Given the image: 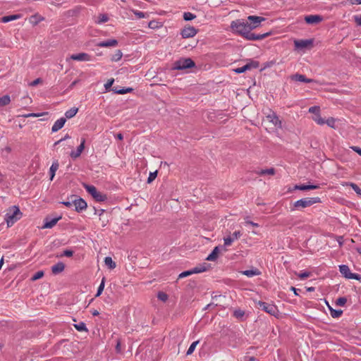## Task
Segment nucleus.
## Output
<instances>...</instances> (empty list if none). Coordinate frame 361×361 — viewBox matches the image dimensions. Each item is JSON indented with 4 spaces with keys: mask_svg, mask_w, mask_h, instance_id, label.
<instances>
[{
    "mask_svg": "<svg viewBox=\"0 0 361 361\" xmlns=\"http://www.w3.org/2000/svg\"><path fill=\"white\" fill-rule=\"evenodd\" d=\"M230 27L233 32L243 36L247 40H259L271 35L270 32L262 35L252 33L250 32V25L241 20L232 21Z\"/></svg>",
    "mask_w": 361,
    "mask_h": 361,
    "instance_id": "nucleus-1",
    "label": "nucleus"
},
{
    "mask_svg": "<svg viewBox=\"0 0 361 361\" xmlns=\"http://www.w3.org/2000/svg\"><path fill=\"white\" fill-rule=\"evenodd\" d=\"M23 216L18 206H12L7 210V213L5 215V221L6 222L7 227L12 226L15 222L19 220Z\"/></svg>",
    "mask_w": 361,
    "mask_h": 361,
    "instance_id": "nucleus-2",
    "label": "nucleus"
},
{
    "mask_svg": "<svg viewBox=\"0 0 361 361\" xmlns=\"http://www.w3.org/2000/svg\"><path fill=\"white\" fill-rule=\"evenodd\" d=\"M268 126L272 131H277L283 128V121L274 111H269L266 116Z\"/></svg>",
    "mask_w": 361,
    "mask_h": 361,
    "instance_id": "nucleus-3",
    "label": "nucleus"
},
{
    "mask_svg": "<svg viewBox=\"0 0 361 361\" xmlns=\"http://www.w3.org/2000/svg\"><path fill=\"white\" fill-rule=\"evenodd\" d=\"M294 47L296 51H305V50L311 49L313 47L314 39H295Z\"/></svg>",
    "mask_w": 361,
    "mask_h": 361,
    "instance_id": "nucleus-4",
    "label": "nucleus"
},
{
    "mask_svg": "<svg viewBox=\"0 0 361 361\" xmlns=\"http://www.w3.org/2000/svg\"><path fill=\"white\" fill-rule=\"evenodd\" d=\"M195 66V62L190 58H181L173 63V70H184Z\"/></svg>",
    "mask_w": 361,
    "mask_h": 361,
    "instance_id": "nucleus-5",
    "label": "nucleus"
},
{
    "mask_svg": "<svg viewBox=\"0 0 361 361\" xmlns=\"http://www.w3.org/2000/svg\"><path fill=\"white\" fill-rule=\"evenodd\" d=\"M82 185L95 200L98 202H104L107 199L106 195L97 191V188L94 185H87L86 183H83Z\"/></svg>",
    "mask_w": 361,
    "mask_h": 361,
    "instance_id": "nucleus-6",
    "label": "nucleus"
},
{
    "mask_svg": "<svg viewBox=\"0 0 361 361\" xmlns=\"http://www.w3.org/2000/svg\"><path fill=\"white\" fill-rule=\"evenodd\" d=\"M258 305L262 308L267 313L274 316L276 318L281 317V313L278 307L273 304H268L264 302L259 301Z\"/></svg>",
    "mask_w": 361,
    "mask_h": 361,
    "instance_id": "nucleus-7",
    "label": "nucleus"
},
{
    "mask_svg": "<svg viewBox=\"0 0 361 361\" xmlns=\"http://www.w3.org/2000/svg\"><path fill=\"white\" fill-rule=\"evenodd\" d=\"M320 202L319 197L305 198L295 202L294 207L295 208H306Z\"/></svg>",
    "mask_w": 361,
    "mask_h": 361,
    "instance_id": "nucleus-8",
    "label": "nucleus"
},
{
    "mask_svg": "<svg viewBox=\"0 0 361 361\" xmlns=\"http://www.w3.org/2000/svg\"><path fill=\"white\" fill-rule=\"evenodd\" d=\"M340 273L348 279H355L357 281L361 280V276L352 273L347 265H340Z\"/></svg>",
    "mask_w": 361,
    "mask_h": 361,
    "instance_id": "nucleus-9",
    "label": "nucleus"
},
{
    "mask_svg": "<svg viewBox=\"0 0 361 361\" xmlns=\"http://www.w3.org/2000/svg\"><path fill=\"white\" fill-rule=\"evenodd\" d=\"M197 29L192 26H187L183 27L180 32L183 39L192 38L197 34Z\"/></svg>",
    "mask_w": 361,
    "mask_h": 361,
    "instance_id": "nucleus-10",
    "label": "nucleus"
},
{
    "mask_svg": "<svg viewBox=\"0 0 361 361\" xmlns=\"http://www.w3.org/2000/svg\"><path fill=\"white\" fill-rule=\"evenodd\" d=\"M259 62L257 61H250L249 63L240 68H237L233 70L236 73H243L252 68H257L259 66Z\"/></svg>",
    "mask_w": 361,
    "mask_h": 361,
    "instance_id": "nucleus-11",
    "label": "nucleus"
},
{
    "mask_svg": "<svg viewBox=\"0 0 361 361\" xmlns=\"http://www.w3.org/2000/svg\"><path fill=\"white\" fill-rule=\"evenodd\" d=\"M247 19L252 23V24L250 25V30L257 27L262 22L265 20L264 18L256 16H250L247 17Z\"/></svg>",
    "mask_w": 361,
    "mask_h": 361,
    "instance_id": "nucleus-12",
    "label": "nucleus"
},
{
    "mask_svg": "<svg viewBox=\"0 0 361 361\" xmlns=\"http://www.w3.org/2000/svg\"><path fill=\"white\" fill-rule=\"evenodd\" d=\"M85 139L82 138L81 140L80 145L77 147V149L75 151L73 150L70 152V157L73 159H76L81 155L82 152H83V150L85 149Z\"/></svg>",
    "mask_w": 361,
    "mask_h": 361,
    "instance_id": "nucleus-13",
    "label": "nucleus"
},
{
    "mask_svg": "<svg viewBox=\"0 0 361 361\" xmlns=\"http://www.w3.org/2000/svg\"><path fill=\"white\" fill-rule=\"evenodd\" d=\"M69 59H72L74 61H90L91 59H90V56L89 54L82 52V53H79L77 54L71 55L69 59H66V61H68Z\"/></svg>",
    "mask_w": 361,
    "mask_h": 361,
    "instance_id": "nucleus-14",
    "label": "nucleus"
},
{
    "mask_svg": "<svg viewBox=\"0 0 361 361\" xmlns=\"http://www.w3.org/2000/svg\"><path fill=\"white\" fill-rule=\"evenodd\" d=\"M322 20H323L322 17L319 15H310V16H307L305 17V21L307 24H311V25L318 24L320 22H322Z\"/></svg>",
    "mask_w": 361,
    "mask_h": 361,
    "instance_id": "nucleus-15",
    "label": "nucleus"
},
{
    "mask_svg": "<svg viewBox=\"0 0 361 361\" xmlns=\"http://www.w3.org/2000/svg\"><path fill=\"white\" fill-rule=\"evenodd\" d=\"M241 235V233L239 231H235L233 235H228L224 238V243L225 246H229L231 243Z\"/></svg>",
    "mask_w": 361,
    "mask_h": 361,
    "instance_id": "nucleus-16",
    "label": "nucleus"
},
{
    "mask_svg": "<svg viewBox=\"0 0 361 361\" xmlns=\"http://www.w3.org/2000/svg\"><path fill=\"white\" fill-rule=\"evenodd\" d=\"M61 219V216H59L56 218H54V219H45V222H44V224L42 226V228L45 229V228H51L52 227H54L56 223Z\"/></svg>",
    "mask_w": 361,
    "mask_h": 361,
    "instance_id": "nucleus-17",
    "label": "nucleus"
},
{
    "mask_svg": "<svg viewBox=\"0 0 361 361\" xmlns=\"http://www.w3.org/2000/svg\"><path fill=\"white\" fill-rule=\"evenodd\" d=\"M290 79L292 80L298 81V82H302L306 83H310L312 82L314 80L312 79L307 78L305 75L302 74H294L290 76Z\"/></svg>",
    "mask_w": 361,
    "mask_h": 361,
    "instance_id": "nucleus-18",
    "label": "nucleus"
},
{
    "mask_svg": "<svg viewBox=\"0 0 361 361\" xmlns=\"http://www.w3.org/2000/svg\"><path fill=\"white\" fill-rule=\"evenodd\" d=\"M45 20L44 17L39 15V13H35L30 16V23L33 25L36 26L39 23L44 21Z\"/></svg>",
    "mask_w": 361,
    "mask_h": 361,
    "instance_id": "nucleus-19",
    "label": "nucleus"
},
{
    "mask_svg": "<svg viewBox=\"0 0 361 361\" xmlns=\"http://www.w3.org/2000/svg\"><path fill=\"white\" fill-rule=\"evenodd\" d=\"M66 121V119L65 118H61L58 119L54 123V125H53V126L51 128L52 133L57 132L58 130L61 129L63 127Z\"/></svg>",
    "mask_w": 361,
    "mask_h": 361,
    "instance_id": "nucleus-20",
    "label": "nucleus"
},
{
    "mask_svg": "<svg viewBox=\"0 0 361 361\" xmlns=\"http://www.w3.org/2000/svg\"><path fill=\"white\" fill-rule=\"evenodd\" d=\"M77 212H80L87 207V203L82 199H78L73 201Z\"/></svg>",
    "mask_w": 361,
    "mask_h": 361,
    "instance_id": "nucleus-21",
    "label": "nucleus"
},
{
    "mask_svg": "<svg viewBox=\"0 0 361 361\" xmlns=\"http://www.w3.org/2000/svg\"><path fill=\"white\" fill-rule=\"evenodd\" d=\"M64 269L65 264L63 262H59L51 267V271L54 274H58L63 272Z\"/></svg>",
    "mask_w": 361,
    "mask_h": 361,
    "instance_id": "nucleus-22",
    "label": "nucleus"
},
{
    "mask_svg": "<svg viewBox=\"0 0 361 361\" xmlns=\"http://www.w3.org/2000/svg\"><path fill=\"white\" fill-rule=\"evenodd\" d=\"M219 247L218 246H216L212 252L207 256L206 259L207 261L214 262L216 261L219 257Z\"/></svg>",
    "mask_w": 361,
    "mask_h": 361,
    "instance_id": "nucleus-23",
    "label": "nucleus"
},
{
    "mask_svg": "<svg viewBox=\"0 0 361 361\" xmlns=\"http://www.w3.org/2000/svg\"><path fill=\"white\" fill-rule=\"evenodd\" d=\"M118 44V41L115 39H108L104 42H101L97 44L98 47H115Z\"/></svg>",
    "mask_w": 361,
    "mask_h": 361,
    "instance_id": "nucleus-24",
    "label": "nucleus"
},
{
    "mask_svg": "<svg viewBox=\"0 0 361 361\" xmlns=\"http://www.w3.org/2000/svg\"><path fill=\"white\" fill-rule=\"evenodd\" d=\"M317 188H319V186L317 185H295L294 186L295 190H314Z\"/></svg>",
    "mask_w": 361,
    "mask_h": 361,
    "instance_id": "nucleus-25",
    "label": "nucleus"
},
{
    "mask_svg": "<svg viewBox=\"0 0 361 361\" xmlns=\"http://www.w3.org/2000/svg\"><path fill=\"white\" fill-rule=\"evenodd\" d=\"M209 266L206 264H201L198 267H196L193 269H192V271L194 274H199V273H202V272H204L206 271H207L209 269Z\"/></svg>",
    "mask_w": 361,
    "mask_h": 361,
    "instance_id": "nucleus-26",
    "label": "nucleus"
},
{
    "mask_svg": "<svg viewBox=\"0 0 361 361\" xmlns=\"http://www.w3.org/2000/svg\"><path fill=\"white\" fill-rule=\"evenodd\" d=\"M148 27L152 30H157L163 27V23L157 20H151L148 23Z\"/></svg>",
    "mask_w": 361,
    "mask_h": 361,
    "instance_id": "nucleus-27",
    "label": "nucleus"
},
{
    "mask_svg": "<svg viewBox=\"0 0 361 361\" xmlns=\"http://www.w3.org/2000/svg\"><path fill=\"white\" fill-rule=\"evenodd\" d=\"M78 108H77V107L71 108V109L66 111V113H65L66 118H71L74 117L76 115V114L78 113Z\"/></svg>",
    "mask_w": 361,
    "mask_h": 361,
    "instance_id": "nucleus-28",
    "label": "nucleus"
},
{
    "mask_svg": "<svg viewBox=\"0 0 361 361\" xmlns=\"http://www.w3.org/2000/svg\"><path fill=\"white\" fill-rule=\"evenodd\" d=\"M59 168V164L57 161H54L51 167H50V169H49V171H50V180H52L54 176H55V173L56 171H57Z\"/></svg>",
    "mask_w": 361,
    "mask_h": 361,
    "instance_id": "nucleus-29",
    "label": "nucleus"
},
{
    "mask_svg": "<svg viewBox=\"0 0 361 361\" xmlns=\"http://www.w3.org/2000/svg\"><path fill=\"white\" fill-rule=\"evenodd\" d=\"M104 263L111 269L116 268V263L113 261L111 257H106L104 259Z\"/></svg>",
    "mask_w": 361,
    "mask_h": 361,
    "instance_id": "nucleus-30",
    "label": "nucleus"
},
{
    "mask_svg": "<svg viewBox=\"0 0 361 361\" xmlns=\"http://www.w3.org/2000/svg\"><path fill=\"white\" fill-rule=\"evenodd\" d=\"M74 327L77 329V331H85V332H87L88 331V329L86 327V325L84 322H81L78 324H73Z\"/></svg>",
    "mask_w": 361,
    "mask_h": 361,
    "instance_id": "nucleus-31",
    "label": "nucleus"
},
{
    "mask_svg": "<svg viewBox=\"0 0 361 361\" xmlns=\"http://www.w3.org/2000/svg\"><path fill=\"white\" fill-rule=\"evenodd\" d=\"M20 18V15H11V16H4L1 18V20H2L3 23H8V22H10L11 20H17V19H18Z\"/></svg>",
    "mask_w": 361,
    "mask_h": 361,
    "instance_id": "nucleus-32",
    "label": "nucleus"
},
{
    "mask_svg": "<svg viewBox=\"0 0 361 361\" xmlns=\"http://www.w3.org/2000/svg\"><path fill=\"white\" fill-rule=\"evenodd\" d=\"M11 102V98L8 95H4L0 97V106H4L9 104Z\"/></svg>",
    "mask_w": 361,
    "mask_h": 361,
    "instance_id": "nucleus-33",
    "label": "nucleus"
},
{
    "mask_svg": "<svg viewBox=\"0 0 361 361\" xmlns=\"http://www.w3.org/2000/svg\"><path fill=\"white\" fill-rule=\"evenodd\" d=\"M123 53L121 50H117L116 53L111 56L112 61H118L121 59Z\"/></svg>",
    "mask_w": 361,
    "mask_h": 361,
    "instance_id": "nucleus-34",
    "label": "nucleus"
},
{
    "mask_svg": "<svg viewBox=\"0 0 361 361\" xmlns=\"http://www.w3.org/2000/svg\"><path fill=\"white\" fill-rule=\"evenodd\" d=\"M233 314L237 319H243L245 315V312L242 310L238 309L233 312Z\"/></svg>",
    "mask_w": 361,
    "mask_h": 361,
    "instance_id": "nucleus-35",
    "label": "nucleus"
},
{
    "mask_svg": "<svg viewBox=\"0 0 361 361\" xmlns=\"http://www.w3.org/2000/svg\"><path fill=\"white\" fill-rule=\"evenodd\" d=\"M196 18V16L190 12L183 13V19L186 21L192 20Z\"/></svg>",
    "mask_w": 361,
    "mask_h": 361,
    "instance_id": "nucleus-36",
    "label": "nucleus"
},
{
    "mask_svg": "<svg viewBox=\"0 0 361 361\" xmlns=\"http://www.w3.org/2000/svg\"><path fill=\"white\" fill-rule=\"evenodd\" d=\"M198 343H199V341H196L193 342L189 347V348L186 353V355H191L194 352V350Z\"/></svg>",
    "mask_w": 361,
    "mask_h": 361,
    "instance_id": "nucleus-37",
    "label": "nucleus"
},
{
    "mask_svg": "<svg viewBox=\"0 0 361 361\" xmlns=\"http://www.w3.org/2000/svg\"><path fill=\"white\" fill-rule=\"evenodd\" d=\"M109 20V17L107 16L106 14H100L99 16H98V20L97 21V23L100 24V23H106Z\"/></svg>",
    "mask_w": 361,
    "mask_h": 361,
    "instance_id": "nucleus-38",
    "label": "nucleus"
},
{
    "mask_svg": "<svg viewBox=\"0 0 361 361\" xmlns=\"http://www.w3.org/2000/svg\"><path fill=\"white\" fill-rule=\"evenodd\" d=\"M104 285H105V278H103L102 279L101 283L98 288V290H97V292L96 294V297H99L102 294V293L104 290Z\"/></svg>",
    "mask_w": 361,
    "mask_h": 361,
    "instance_id": "nucleus-39",
    "label": "nucleus"
},
{
    "mask_svg": "<svg viewBox=\"0 0 361 361\" xmlns=\"http://www.w3.org/2000/svg\"><path fill=\"white\" fill-rule=\"evenodd\" d=\"M325 303L326 304V305L328 306L329 310L331 311V316L334 317V318H337L338 317V310H334L329 305V302L325 300Z\"/></svg>",
    "mask_w": 361,
    "mask_h": 361,
    "instance_id": "nucleus-40",
    "label": "nucleus"
},
{
    "mask_svg": "<svg viewBox=\"0 0 361 361\" xmlns=\"http://www.w3.org/2000/svg\"><path fill=\"white\" fill-rule=\"evenodd\" d=\"M313 120L319 125H324L325 123V121L321 117L320 113L317 114L313 118Z\"/></svg>",
    "mask_w": 361,
    "mask_h": 361,
    "instance_id": "nucleus-41",
    "label": "nucleus"
},
{
    "mask_svg": "<svg viewBox=\"0 0 361 361\" xmlns=\"http://www.w3.org/2000/svg\"><path fill=\"white\" fill-rule=\"evenodd\" d=\"M157 298L161 301L166 302L168 300V295L164 292L159 291L157 293Z\"/></svg>",
    "mask_w": 361,
    "mask_h": 361,
    "instance_id": "nucleus-42",
    "label": "nucleus"
},
{
    "mask_svg": "<svg viewBox=\"0 0 361 361\" xmlns=\"http://www.w3.org/2000/svg\"><path fill=\"white\" fill-rule=\"evenodd\" d=\"M336 121L334 118H329L326 121H325V123L333 128H336Z\"/></svg>",
    "mask_w": 361,
    "mask_h": 361,
    "instance_id": "nucleus-43",
    "label": "nucleus"
},
{
    "mask_svg": "<svg viewBox=\"0 0 361 361\" xmlns=\"http://www.w3.org/2000/svg\"><path fill=\"white\" fill-rule=\"evenodd\" d=\"M44 276V271H39L37 272H36L33 276L31 278V281H35L37 279H39L41 278H42Z\"/></svg>",
    "mask_w": 361,
    "mask_h": 361,
    "instance_id": "nucleus-44",
    "label": "nucleus"
},
{
    "mask_svg": "<svg viewBox=\"0 0 361 361\" xmlns=\"http://www.w3.org/2000/svg\"><path fill=\"white\" fill-rule=\"evenodd\" d=\"M243 274L247 276H252L255 275H258L259 273L256 270H245L243 271Z\"/></svg>",
    "mask_w": 361,
    "mask_h": 361,
    "instance_id": "nucleus-45",
    "label": "nucleus"
},
{
    "mask_svg": "<svg viewBox=\"0 0 361 361\" xmlns=\"http://www.w3.org/2000/svg\"><path fill=\"white\" fill-rule=\"evenodd\" d=\"M157 176V171L151 172L147 178V183H152L156 178Z\"/></svg>",
    "mask_w": 361,
    "mask_h": 361,
    "instance_id": "nucleus-46",
    "label": "nucleus"
},
{
    "mask_svg": "<svg viewBox=\"0 0 361 361\" xmlns=\"http://www.w3.org/2000/svg\"><path fill=\"white\" fill-rule=\"evenodd\" d=\"M274 173H275L274 169L271 168V169H269L261 171L259 172V174L260 175H264V174L274 175Z\"/></svg>",
    "mask_w": 361,
    "mask_h": 361,
    "instance_id": "nucleus-47",
    "label": "nucleus"
},
{
    "mask_svg": "<svg viewBox=\"0 0 361 361\" xmlns=\"http://www.w3.org/2000/svg\"><path fill=\"white\" fill-rule=\"evenodd\" d=\"M47 114H48L47 112H43V113H40V114L31 113V114H25L23 116L25 117V118H28V117H39V116H42L43 115H47Z\"/></svg>",
    "mask_w": 361,
    "mask_h": 361,
    "instance_id": "nucleus-48",
    "label": "nucleus"
},
{
    "mask_svg": "<svg viewBox=\"0 0 361 361\" xmlns=\"http://www.w3.org/2000/svg\"><path fill=\"white\" fill-rule=\"evenodd\" d=\"M353 189V190L358 195H361V189L355 183H350L349 185Z\"/></svg>",
    "mask_w": 361,
    "mask_h": 361,
    "instance_id": "nucleus-49",
    "label": "nucleus"
},
{
    "mask_svg": "<svg viewBox=\"0 0 361 361\" xmlns=\"http://www.w3.org/2000/svg\"><path fill=\"white\" fill-rule=\"evenodd\" d=\"M193 271L192 269L190 270H188V271H183L182 273H180L178 276V278H183V277H186V276H188L191 274H193Z\"/></svg>",
    "mask_w": 361,
    "mask_h": 361,
    "instance_id": "nucleus-50",
    "label": "nucleus"
},
{
    "mask_svg": "<svg viewBox=\"0 0 361 361\" xmlns=\"http://www.w3.org/2000/svg\"><path fill=\"white\" fill-rule=\"evenodd\" d=\"M319 111H320L319 107L317 106H312L309 109V112L314 114L315 116L317 114H319Z\"/></svg>",
    "mask_w": 361,
    "mask_h": 361,
    "instance_id": "nucleus-51",
    "label": "nucleus"
},
{
    "mask_svg": "<svg viewBox=\"0 0 361 361\" xmlns=\"http://www.w3.org/2000/svg\"><path fill=\"white\" fill-rule=\"evenodd\" d=\"M133 13L139 18H145V14L143 12L132 10Z\"/></svg>",
    "mask_w": 361,
    "mask_h": 361,
    "instance_id": "nucleus-52",
    "label": "nucleus"
},
{
    "mask_svg": "<svg viewBox=\"0 0 361 361\" xmlns=\"http://www.w3.org/2000/svg\"><path fill=\"white\" fill-rule=\"evenodd\" d=\"M133 90L132 88H127V89H121V90H116L115 92L117 93V94H126L127 92H130Z\"/></svg>",
    "mask_w": 361,
    "mask_h": 361,
    "instance_id": "nucleus-53",
    "label": "nucleus"
},
{
    "mask_svg": "<svg viewBox=\"0 0 361 361\" xmlns=\"http://www.w3.org/2000/svg\"><path fill=\"white\" fill-rule=\"evenodd\" d=\"M354 21L357 24V25L360 26L361 25V14L360 15H355L353 16Z\"/></svg>",
    "mask_w": 361,
    "mask_h": 361,
    "instance_id": "nucleus-54",
    "label": "nucleus"
},
{
    "mask_svg": "<svg viewBox=\"0 0 361 361\" xmlns=\"http://www.w3.org/2000/svg\"><path fill=\"white\" fill-rule=\"evenodd\" d=\"M42 82V80L40 78H38L35 79V80H33L32 82H31L30 83H29V86L33 87V86H35V85L41 83Z\"/></svg>",
    "mask_w": 361,
    "mask_h": 361,
    "instance_id": "nucleus-55",
    "label": "nucleus"
},
{
    "mask_svg": "<svg viewBox=\"0 0 361 361\" xmlns=\"http://www.w3.org/2000/svg\"><path fill=\"white\" fill-rule=\"evenodd\" d=\"M345 4L349 5L361 4V0H346Z\"/></svg>",
    "mask_w": 361,
    "mask_h": 361,
    "instance_id": "nucleus-56",
    "label": "nucleus"
},
{
    "mask_svg": "<svg viewBox=\"0 0 361 361\" xmlns=\"http://www.w3.org/2000/svg\"><path fill=\"white\" fill-rule=\"evenodd\" d=\"M99 220L102 222V226H106L107 225V224L109 223L108 218L104 217V216L99 217Z\"/></svg>",
    "mask_w": 361,
    "mask_h": 361,
    "instance_id": "nucleus-57",
    "label": "nucleus"
},
{
    "mask_svg": "<svg viewBox=\"0 0 361 361\" xmlns=\"http://www.w3.org/2000/svg\"><path fill=\"white\" fill-rule=\"evenodd\" d=\"M310 276V272L309 271H305V272H302V273H300V274H298V276L301 279H303L305 278H307Z\"/></svg>",
    "mask_w": 361,
    "mask_h": 361,
    "instance_id": "nucleus-58",
    "label": "nucleus"
},
{
    "mask_svg": "<svg viewBox=\"0 0 361 361\" xmlns=\"http://www.w3.org/2000/svg\"><path fill=\"white\" fill-rule=\"evenodd\" d=\"M275 63H276L275 61H267V63H264V69L270 68V67L273 66L274 65H275Z\"/></svg>",
    "mask_w": 361,
    "mask_h": 361,
    "instance_id": "nucleus-59",
    "label": "nucleus"
},
{
    "mask_svg": "<svg viewBox=\"0 0 361 361\" xmlns=\"http://www.w3.org/2000/svg\"><path fill=\"white\" fill-rule=\"evenodd\" d=\"M114 82V80L113 78L107 81V82L104 85V87L108 90L109 88H110L111 87V85H113Z\"/></svg>",
    "mask_w": 361,
    "mask_h": 361,
    "instance_id": "nucleus-60",
    "label": "nucleus"
},
{
    "mask_svg": "<svg viewBox=\"0 0 361 361\" xmlns=\"http://www.w3.org/2000/svg\"><path fill=\"white\" fill-rule=\"evenodd\" d=\"M116 350L118 353H121V343L120 340L117 341V343L116 345Z\"/></svg>",
    "mask_w": 361,
    "mask_h": 361,
    "instance_id": "nucleus-61",
    "label": "nucleus"
},
{
    "mask_svg": "<svg viewBox=\"0 0 361 361\" xmlns=\"http://www.w3.org/2000/svg\"><path fill=\"white\" fill-rule=\"evenodd\" d=\"M73 252L72 250H66L63 251V255L66 257H71L73 255Z\"/></svg>",
    "mask_w": 361,
    "mask_h": 361,
    "instance_id": "nucleus-62",
    "label": "nucleus"
},
{
    "mask_svg": "<svg viewBox=\"0 0 361 361\" xmlns=\"http://www.w3.org/2000/svg\"><path fill=\"white\" fill-rule=\"evenodd\" d=\"M104 212V209H98V210L95 209L94 214L98 215L99 217H102V216H103Z\"/></svg>",
    "mask_w": 361,
    "mask_h": 361,
    "instance_id": "nucleus-63",
    "label": "nucleus"
},
{
    "mask_svg": "<svg viewBox=\"0 0 361 361\" xmlns=\"http://www.w3.org/2000/svg\"><path fill=\"white\" fill-rule=\"evenodd\" d=\"M352 149L355 152H357L359 155L361 156V148L358 147H356V146H354V147H352Z\"/></svg>",
    "mask_w": 361,
    "mask_h": 361,
    "instance_id": "nucleus-64",
    "label": "nucleus"
}]
</instances>
